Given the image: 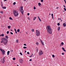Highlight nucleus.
<instances>
[{
  "instance_id": "f257e3e1",
  "label": "nucleus",
  "mask_w": 66,
  "mask_h": 66,
  "mask_svg": "<svg viewBox=\"0 0 66 66\" xmlns=\"http://www.w3.org/2000/svg\"><path fill=\"white\" fill-rule=\"evenodd\" d=\"M46 30L47 33H49V34H52V29L50 26H47L46 27Z\"/></svg>"
},
{
  "instance_id": "f03ea898",
  "label": "nucleus",
  "mask_w": 66,
  "mask_h": 66,
  "mask_svg": "<svg viewBox=\"0 0 66 66\" xmlns=\"http://www.w3.org/2000/svg\"><path fill=\"white\" fill-rule=\"evenodd\" d=\"M13 14L15 16H17L19 15L18 12L16 10H14L13 11Z\"/></svg>"
},
{
  "instance_id": "7ed1b4c3",
  "label": "nucleus",
  "mask_w": 66,
  "mask_h": 66,
  "mask_svg": "<svg viewBox=\"0 0 66 66\" xmlns=\"http://www.w3.org/2000/svg\"><path fill=\"white\" fill-rule=\"evenodd\" d=\"M1 60V62L2 63H4L5 62V60L4 59H5V57H4V58H2L1 57L0 58Z\"/></svg>"
},
{
  "instance_id": "20e7f679",
  "label": "nucleus",
  "mask_w": 66,
  "mask_h": 66,
  "mask_svg": "<svg viewBox=\"0 0 66 66\" xmlns=\"http://www.w3.org/2000/svg\"><path fill=\"white\" fill-rule=\"evenodd\" d=\"M36 36H39L40 35V32L37 30L36 31Z\"/></svg>"
},
{
  "instance_id": "39448f33",
  "label": "nucleus",
  "mask_w": 66,
  "mask_h": 66,
  "mask_svg": "<svg viewBox=\"0 0 66 66\" xmlns=\"http://www.w3.org/2000/svg\"><path fill=\"white\" fill-rule=\"evenodd\" d=\"M0 50L1 51H2V54L4 55L5 54V51H4V50L2 49H0Z\"/></svg>"
},
{
  "instance_id": "423d86ee",
  "label": "nucleus",
  "mask_w": 66,
  "mask_h": 66,
  "mask_svg": "<svg viewBox=\"0 0 66 66\" xmlns=\"http://www.w3.org/2000/svg\"><path fill=\"white\" fill-rule=\"evenodd\" d=\"M44 53L42 51H40V52H39V56H41V55H42V54H43Z\"/></svg>"
},
{
  "instance_id": "0eeeda50",
  "label": "nucleus",
  "mask_w": 66,
  "mask_h": 66,
  "mask_svg": "<svg viewBox=\"0 0 66 66\" xmlns=\"http://www.w3.org/2000/svg\"><path fill=\"white\" fill-rule=\"evenodd\" d=\"M2 42H4V41H6V42H7V40L5 38H3L2 39Z\"/></svg>"
},
{
  "instance_id": "6e6552de",
  "label": "nucleus",
  "mask_w": 66,
  "mask_h": 66,
  "mask_svg": "<svg viewBox=\"0 0 66 66\" xmlns=\"http://www.w3.org/2000/svg\"><path fill=\"white\" fill-rule=\"evenodd\" d=\"M21 12L22 14H23V8L22 7H21Z\"/></svg>"
},
{
  "instance_id": "1a4fd4ad",
  "label": "nucleus",
  "mask_w": 66,
  "mask_h": 66,
  "mask_svg": "<svg viewBox=\"0 0 66 66\" xmlns=\"http://www.w3.org/2000/svg\"><path fill=\"white\" fill-rule=\"evenodd\" d=\"M20 62L21 63H23V61H22V59H20Z\"/></svg>"
},
{
  "instance_id": "9d476101",
  "label": "nucleus",
  "mask_w": 66,
  "mask_h": 66,
  "mask_svg": "<svg viewBox=\"0 0 66 66\" xmlns=\"http://www.w3.org/2000/svg\"><path fill=\"white\" fill-rule=\"evenodd\" d=\"M62 49L63 51H64V52H66V50H65V48H64V47H62Z\"/></svg>"
},
{
  "instance_id": "9b49d317",
  "label": "nucleus",
  "mask_w": 66,
  "mask_h": 66,
  "mask_svg": "<svg viewBox=\"0 0 66 66\" xmlns=\"http://www.w3.org/2000/svg\"><path fill=\"white\" fill-rule=\"evenodd\" d=\"M3 43H4V44L5 45L6 44H7V42H3Z\"/></svg>"
},
{
  "instance_id": "f8f14e48",
  "label": "nucleus",
  "mask_w": 66,
  "mask_h": 66,
  "mask_svg": "<svg viewBox=\"0 0 66 66\" xmlns=\"http://www.w3.org/2000/svg\"><path fill=\"white\" fill-rule=\"evenodd\" d=\"M41 43H42V45H43V46H44V42H41Z\"/></svg>"
},
{
  "instance_id": "ddd939ff",
  "label": "nucleus",
  "mask_w": 66,
  "mask_h": 66,
  "mask_svg": "<svg viewBox=\"0 0 66 66\" xmlns=\"http://www.w3.org/2000/svg\"><path fill=\"white\" fill-rule=\"evenodd\" d=\"M10 51H8L7 52V54L8 55H9V53H10Z\"/></svg>"
},
{
  "instance_id": "4468645a",
  "label": "nucleus",
  "mask_w": 66,
  "mask_h": 66,
  "mask_svg": "<svg viewBox=\"0 0 66 66\" xmlns=\"http://www.w3.org/2000/svg\"><path fill=\"white\" fill-rule=\"evenodd\" d=\"M60 27H58L57 29L58 31H60Z\"/></svg>"
},
{
  "instance_id": "2eb2a0df",
  "label": "nucleus",
  "mask_w": 66,
  "mask_h": 66,
  "mask_svg": "<svg viewBox=\"0 0 66 66\" xmlns=\"http://www.w3.org/2000/svg\"><path fill=\"white\" fill-rule=\"evenodd\" d=\"M51 15H52V19H54V18H53V13H52V14Z\"/></svg>"
},
{
  "instance_id": "dca6fc26",
  "label": "nucleus",
  "mask_w": 66,
  "mask_h": 66,
  "mask_svg": "<svg viewBox=\"0 0 66 66\" xmlns=\"http://www.w3.org/2000/svg\"><path fill=\"white\" fill-rule=\"evenodd\" d=\"M64 27H65L66 26V24L65 23H64L63 24Z\"/></svg>"
},
{
  "instance_id": "f3484780",
  "label": "nucleus",
  "mask_w": 66,
  "mask_h": 66,
  "mask_svg": "<svg viewBox=\"0 0 66 66\" xmlns=\"http://www.w3.org/2000/svg\"><path fill=\"white\" fill-rule=\"evenodd\" d=\"M38 5L39 6H40V5H41V3H38Z\"/></svg>"
},
{
  "instance_id": "a211bd4d",
  "label": "nucleus",
  "mask_w": 66,
  "mask_h": 66,
  "mask_svg": "<svg viewBox=\"0 0 66 66\" xmlns=\"http://www.w3.org/2000/svg\"><path fill=\"white\" fill-rule=\"evenodd\" d=\"M20 31V30L19 29H18L17 30V32H19Z\"/></svg>"
},
{
  "instance_id": "6ab92c4d",
  "label": "nucleus",
  "mask_w": 66,
  "mask_h": 66,
  "mask_svg": "<svg viewBox=\"0 0 66 66\" xmlns=\"http://www.w3.org/2000/svg\"><path fill=\"white\" fill-rule=\"evenodd\" d=\"M3 9H6V7H5H5H2Z\"/></svg>"
},
{
  "instance_id": "aec40b11",
  "label": "nucleus",
  "mask_w": 66,
  "mask_h": 66,
  "mask_svg": "<svg viewBox=\"0 0 66 66\" xmlns=\"http://www.w3.org/2000/svg\"><path fill=\"white\" fill-rule=\"evenodd\" d=\"M5 38L6 39H8V36H5Z\"/></svg>"
},
{
  "instance_id": "412c9836",
  "label": "nucleus",
  "mask_w": 66,
  "mask_h": 66,
  "mask_svg": "<svg viewBox=\"0 0 66 66\" xmlns=\"http://www.w3.org/2000/svg\"><path fill=\"white\" fill-rule=\"evenodd\" d=\"M0 13L1 14H3V11H0Z\"/></svg>"
},
{
  "instance_id": "4be33fe9",
  "label": "nucleus",
  "mask_w": 66,
  "mask_h": 66,
  "mask_svg": "<svg viewBox=\"0 0 66 66\" xmlns=\"http://www.w3.org/2000/svg\"><path fill=\"white\" fill-rule=\"evenodd\" d=\"M4 36V34H3L2 35H1L0 36Z\"/></svg>"
},
{
  "instance_id": "5701e85b",
  "label": "nucleus",
  "mask_w": 66,
  "mask_h": 66,
  "mask_svg": "<svg viewBox=\"0 0 66 66\" xmlns=\"http://www.w3.org/2000/svg\"><path fill=\"white\" fill-rule=\"evenodd\" d=\"M36 17H34V19H33L34 20H35V19H36Z\"/></svg>"
},
{
  "instance_id": "b1692460",
  "label": "nucleus",
  "mask_w": 66,
  "mask_h": 66,
  "mask_svg": "<svg viewBox=\"0 0 66 66\" xmlns=\"http://www.w3.org/2000/svg\"><path fill=\"white\" fill-rule=\"evenodd\" d=\"M9 19H10V20H13V19H12V18H11V17L9 18Z\"/></svg>"
},
{
  "instance_id": "393cba45",
  "label": "nucleus",
  "mask_w": 66,
  "mask_h": 66,
  "mask_svg": "<svg viewBox=\"0 0 66 66\" xmlns=\"http://www.w3.org/2000/svg\"><path fill=\"white\" fill-rule=\"evenodd\" d=\"M27 47H26V46H24L23 47V49H27Z\"/></svg>"
},
{
  "instance_id": "a878e982",
  "label": "nucleus",
  "mask_w": 66,
  "mask_h": 66,
  "mask_svg": "<svg viewBox=\"0 0 66 66\" xmlns=\"http://www.w3.org/2000/svg\"><path fill=\"white\" fill-rule=\"evenodd\" d=\"M61 45H64V43H63V42H61Z\"/></svg>"
},
{
  "instance_id": "bb28decb",
  "label": "nucleus",
  "mask_w": 66,
  "mask_h": 66,
  "mask_svg": "<svg viewBox=\"0 0 66 66\" xmlns=\"http://www.w3.org/2000/svg\"><path fill=\"white\" fill-rule=\"evenodd\" d=\"M36 45H38V42H36Z\"/></svg>"
},
{
  "instance_id": "cd10ccee",
  "label": "nucleus",
  "mask_w": 66,
  "mask_h": 66,
  "mask_svg": "<svg viewBox=\"0 0 66 66\" xmlns=\"http://www.w3.org/2000/svg\"><path fill=\"white\" fill-rule=\"evenodd\" d=\"M8 29H10V28H11V26H8Z\"/></svg>"
},
{
  "instance_id": "c85d7f7f",
  "label": "nucleus",
  "mask_w": 66,
  "mask_h": 66,
  "mask_svg": "<svg viewBox=\"0 0 66 66\" xmlns=\"http://www.w3.org/2000/svg\"><path fill=\"white\" fill-rule=\"evenodd\" d=\"M31 31H32V32H34V29H32Z\"/></svg>"
},
{
  "instance_id": "c756f323",
  "label": "nucleus",
  "mask_w": 66,
  "mask_h": 66,
  "mask_svg": "<svg viewBox=\"0 0 66 66\" xmlns=\"http://www.w3.org/2000/svg\"><path fill=\"white\" fill-rule=\"evenodd\" d=\"M52 56L53 57H55V56H54V55H52Z\"/></svg>"
},
{
  "instance_id": "7c9ffc66",
  "label": "nucleus",
  "mask_w": 66,
  "mask_h": 66,
  "mask_svg": "<svg viewBox=\"0 0 66 66\" xmlns=\"http://www.w3.org/2000/svg\"><path fill=\"white\" fill-rule=\"evenodd\" d=\"M41 2H44V0H41Z\"/></svg>"
},
{
  "instance_id": "2f4dec72",
  "label": "nucleus",
  "mask_w": 66,
  "mask_h": 66,
  "mask_svg": "<svg viewBox=\"0 0 66 66\" xmlns=\"http://www.w3.org/2000/svg\"><path fill=\"white\" fill-rule=\"evenodd\" d=\"M57 24L58 25V26H60V24L59 23H58Z\"/></svg>"
},
{
  "instance_id": "473e14b6",
  "label": "nucleus",
  "mask_w": 66,
  "mask_h": 66,
  "mask_svg": "<svg viewBox=\"0 0 66 66\" xmlns=\"http://www.w3.org/2000/svg\"><path fill=\"white\" fill-rule=\"evenodd\" d=\"M15 4H16V2H14L13 3V5H15Z\"/></svg>"
},
{
  "instance_id": "72a5a7b5",
  "label": "nucleus",
  "mask_w": 66,
  "mask_h": 66,
  "mask_svg": "<svg viewBox=\"0 0 66 66\" xmlns=\"http://www.w3.org/2000/svg\"><path fill=\"white\" fill-rule=\"evenodd\" d=\"M34 10H35V9H36V7H35V6H34Z\"/></svg>"
},
{
  "instance_id": "f704fd0d",
  "label": "nucleus",
  "mask_w": 66,
  "mask_h": 66,
  "mask_svg": "<svg viewBox=\"0 0 66 66\" xmlns=\"http://www.w3.org/2000/svg\"><path fill=\"white\" fill-rule=\"evenodd\" d=\"M13 60H16V58H13Z\"/></svg>"
},
{
  "instance_id": "c9c22d12",
  "label": "nucleus",
  "mask_w": 66,
  "mask_h": 66,
  "mask_svg": "<svg viewBox=\"0 0 66 66\" xmlns=\"http://www.w3.org/2000/svg\"><path fill=\"white\" fill-rule=\"evenodd\" d=\"M9 31H8L7 32V34H9Z\"/></svg>"
},
{
  "instance_id": "e433bc0d",
  "label": "nucleus",
  "mask_w": 66,
  "mask_h": 66,
  "mask_svg": "<svg viewBox=\"0 0 66 66\" xmlns=\"http://www.w3.org/2000/svg\"><path fill=\"white\" fill-rule=\"evenodd\" d=\"M20 54L21 55H23L22 54V53H21V52L20 53Z\"/></svg>"
},
{
  "instance_id": "4c0bfd02",
  "label": "nucleus",
  "mask_w": 66,
  "mask_h": 66,
  "mask_svg": "<svg viewBox=\"0 0 66 66\" xmlns=\"http://www.w3.org/2000/svg\"><path fill=\"white\" fill-rule=\"evenodd\" d=\"M62 55H64V54H65V53H62Z\"/></svg>"
},
{
  "instance_id": "58836bf2",
  "label": "nucleus",
  "mask_w": 66,
  "mask_h": 66,
  "mask_svg": "<svg viewBox=\"0 0 66 66\" xmlns=\"http://www.w3.org/2000/svg\"><path fill=\"white\" fill-rule=\"evenodd\" d=\"M64 11H66V9L65 8H64Z\"/></svg>"
},
{
  "instance_id": "ea45409f",
  "label": "nucleus",
  "mask_w": 66,
  "mask_h": 66,
  "mask_svg": "<svg viewBox=\"0 0 66 66\" xmlns=\"http://www.w3.org/2000/svg\"><path fill=\"white\" fill-rule=\"evenodd\" d=\"M10 34H12V35L13 34V32H10Z\"/></svg>"
},
{
  "instance_id": "a19ab883",
  "label": "nucleus",
  "mask_w": 66,
  "mask_h": 66,
  "mask_svg": "<svg viewBox=\"0 0 66 66\" xmlns=\"http://www.w3.org/2000/svg\"><path fill=\"white\" fill-rule=\"evenodd\" d=\"M40 21H42V20H41V19H39Z\"/></svg>"
},
{
  "instance_id": "79ce46f5",
  "label": "nucleus",
  "mask_w": 66,
  "mask_h": 66,
  "mask_svg": "<svg viewBox=\"0 0 66 66\" xmlns=\"http://www.w3.org/2000/svg\"><path fill=\"white\" fill-rule=\"evenodd\" d=\"M27 54H29V52H28L27 53Z\"/></svg>"
},
{
  "instance_id": "37998d69",
  "label": "nucleus",
  "mask_w": 66,
  "mask_h": 66,
  "mask_svg": "<svg viewBox=\"0 0 66 66\" xmlns=\"http://www.w3.org/2000/svg\"><path fill=\"white\" fill-rule=\"evenodd\" d=\"M24 46H27V45L26 44H24Z\"/></svg>"
},
{
  "instance_id": "c03bdc74",
  "label": "nucleus",
  "mask_w": 66,
  "mask_h": 66,
  "mask_svg": "<svg viewBox=\"0 0 66 66\" xmlns=\"http://www.w3.org/2000/svg\"><path fill=\"white\" fill-rule=\"evenodd\" d=\"M29 15H30V13H27V15H28V16H29Z\"/></svg>"
},
{
  "instance_id": "a18cd8bd",
  "label": "nucleus",
  "mask_w": 66,
  "mask_h": 66,
  "mask_svg": "<svg viewBox=\"0 0 66 66\" xmlns=\"http://www.w3.org/2000/svg\"><path fill=\"white\" fill-rule=\"evenodd\" d=\"M64 2H65V4H66V0H64Z\"/></svg>"
},
{
  "instance_id": "49530a36",
  "label": "nucleus",
  "mask_w": 66,
  "mask_h": 66,
  "mask_svg": "<svg viewBox=\"0 0 66 66\" xmlns=\"http://www.w3.org/2000/svg\"><path fill=\"white\" fill-rule=\"evenodd\" d=\"M63 6L64 7H65H65H66V6H65V5H63Z\"/></svg>"
},
{
  "instance_id": "de8ad7c7",
  "label": "nucleus",
  "mask_w": 66,
  "mask_h": 66,
  "mask_svg": "<svg viewBox=\"0 0 66 66\" xmlns=\"http://www.w3.org/2000/svg\"><path fill=\"white\" fill-rule=\"evenodd\" d=\"M28 19H29V20H30V18L28 17L27 18Z\"/></svg>"
},
{
  "instance_id": "09e8293b",
  "label": "nucleus",
  "mask_w": 66,
  "mask_h": 66,
  "mask_svg": "<svg viewBox=\"0 0 66 66\" xmlns=\"http://www.w3.org/2000/svg\"><path fill=\"white\" fill-rule=\"evenodd\" d=\"M11 52H13V50H11Z\"/></svg>"
},
{
  "instance_id": "8fccbe9b",
  "label": "nucleus",
  "mask_w": 66,
  "mask_h": 66,
  "mask_svg": "<svg viewBox=\"0 0 66 66\" xmlns=\"http://www.w3.org/2000/svg\"><path fill=\"white\" fill-rule=\"evenodd\" d=\"M1 6L2 7H3V4H2Z\"/></svg>"
},
{
  "instance_id": "3c124183",
  "label": "nucleus",
  "mask_w": 66,
  "mask_h": 66,
  "mask_svg": "<svg viewBox=\"0 0 66 66\" xmlns=\"http://www.w3.org/2000/svg\"><path fill=\"white\" fill-rule=\"evenodd\" d=\"M39 40H40V42H42V40L40 39H39Z\"/></svg>"
},
{
  "instance_id": "603ef678",
  "label": "nucleus",
  "mask_w": 66,
  "mask_h": 66,
  "mask_svg": "<svg viewBox=\"0 0 66 66\" xmlns=\"http://www.w3.org/2000/svg\"><path fill=\"white\" fill-rule=\"evenodd\" d=\"M32 61V59H30L29 60V61Z\"/></svg>"
},
{
  "instance_id": "864d4df0",
  "label": "nucleus",
  "mask_w": 66,
  "mask_h": 66,
  "mask_svg": "<svg viewBox=\"0 0 66 66\" xmlns=\"http://www.w3.org/2000/svg\"><path fill=\"white\" fill-rule=\"evenodd\" d=\"M38 18L39 19H40V18H39V16H38Z\"/></svg>"
},
{
  "instance_id": "5fc2aeb1",
  "label": "nucleus",
  "mask_w": 66,
  "mask_h": 66,
  "mask_svg": "<svg viewBox=\"0 0 66 66\" xmlns=\"http://www.w3.org/2000/svg\"><path fill=\"white\" fill-rule=\"evenodd\" d=\"M38 52V49H37V52Z\"/></svg>"
},
{
  "instance_id": "6e6d98bb",
  "label": "nucleus",
  "mask_w": 66,
  "mask_h": 66,
  "mask_svg": "<svg viewBox=\"0 0 66 66\" xmlns=\"http://www.w3.org/2000/svg\"><path fill=\"white\" fill-rule=\"evenodd\" d=\"M56 9H59V7H56Z\"/></svg>"
},
{
  "instance_id": "4d7b16f0",
  "label": "nucleus",
  "mask_w": 66,
  "mask_h": 66,
  "mask_svg": "<svg viewBox=\"0 0 66 66\" xmlns=\"http://www.w3.org/2000/svg\"><path fill=\"white\" fill-rule=\"evenodd\" d=\"M30 57H32V55H31L30 56Z\"/></svg>"
},
{
  "instance_id": "13d9d810",
  "label": "nucleus",
  "mask_w": 66,
  "mask_h": 66,
  "mask_svg": "<svg viewBox=\"0 0 66 66\" xmlns=\"http://www.w3.org/2000/svg\"><path fill=\"white\" fill-rule=\"evenodd\" d=\"M61 18L60 19V18H58V20H61Z\"/></svg>"
},
{
  "instance_id": "bf43d9fd",
  "label": "nucleus",
  "mask_w": 66,
  "mask_h": 66,
  "mask_svg": "<svg viewBox=\"0 0 66 66\" xmlns=\"http://www.w3.org/2000/svg\"><path fill=\"white\" fill-rule=\"evenodd\" d=\"M60 20H61V22H62V20L61 19H60Z\"/></svg>"
},
{
  "instance_id": "052dcab7",
  "label": "nucleus",
  "mask_w": 66,
  "mask_h": 66,
  "mask_svg": "<svg viewBox=\"0 0 66 66\" xmlns=\"http://www.w3.org/2000/svg\"><path fill=\"white\" fill-rule=\"evenodd\" d=\"M14 31H16V29H14Z\"/></svg>"
},
{
  "instance_id": "680f3d73",
  "label": "nucleus",
  "mask_w": 66,
  "mask_h": 66,
  "mask_svg": "<svg viewBox=\"0 0 66 66\" xmlns=\"http://www.w3.org/2000/svg\"><path fill=\"white\" fill-rule=\"evenodd\" d=\"M16 42H18V40L17 39L16 40Z\"/></svg>"
},
{
  "instance_id": "e2e57ef3",
  "label": "nucleus",
  "mask_w": 66,
  "mask_h": 66,
  "mask_svg": "<svg viewBox=\"0 0 66 66\" xmlns=\"http://www.w3.org/2000/svg\"><path fill=\"white\" fill-rule=\"evenodd\" d=\"M15 32V33H16V34H17V31H16Z\"/></svg>"
},
{
  "instance_id": "0e129e2a",
  "label": "nucleus",
  "mask_w": 66,
  "mask_h": 66,
  "mask_svg": "<svg viewBox=\"0 0 66 66\" xmlns=\"http://www.w3.org/2000/svg\"><path fill=\"white\" fill-rule=\"evenodd\" d=\"M3 43V42H1V43Z\"/></svg>"
},
{
  "instance_id": "69168bd1",
  "label": "nucleus",
  "mask_w": 66,
  "mask_h": 66,
  "mask_svg": "<svg viewBox=\"0 0 66 66\" xmlns=\"http://www.w3.org/2000/svg\"><path fill=\"white\" fill-rule=\"evenodd\" d=\"M33 54H31V56H33Z\"/></svg>"
},
{
  "instance_id": "338daca9",
  "label": "nucleus",
  "mask_w": 66,
  "mask_h": 66,
  "mask_svg": "<svg viewBox=\"0 0 66 66\" xmlns=\"http://www.w3.org/2000/svg\"><path fill=\"white\" fill-rule=\"evenodd\" d=\"M4 1H6V0H4Z\"/></svg>"
},
{
  "instance_id": "774afa93",
  "label": "nucleus",
  "mask_w": 66,
  "mask_h": 66,
  "mask_svg": "<svg viewBox=\"0 0 66 66\" xmlns=\"http://www.w3.org/2000/svg\"><path fill=\"white\" fill-rule=\"evenodd\" d=\"M26 52H27V51H25V53H26Z\"/></svg>"
}]
</instances>
